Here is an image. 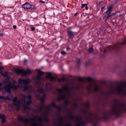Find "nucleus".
Here are the masks:
<instances>
[{
  "label": "nucleus",
  "mask_w": 126,
  "mask_h": 126,
  "mask_svg": "<svg viewBox=\"0 0 126 126\" xmlns=\"http://www.w3.org/2000/svg\"><path fill=\"white\" fill-rule=\"evenodd\" d=\"M85 109L82 110L84 114L85 120L82 117L76 116L71 112L69 116L71 120L74 121L75 126H83L84 125L86 122L92 123L94 126L97 124L96 119L94 117L93 114L88 109L89 107V104L88 102L84 105Z\"/></svg>",
  "instance_id": "nucleus-1"
},
{
  "label": "nucleus",
  "mask_w": 126,
  "mask_h": 126,
  "mask_svg": "<svg viewBox=\"0 0 126 126\" xmlns=\"http://www.w3.org/2000/svg\"><path fill=\"white\" fill-rule=\"evenodd\" d=\"M31 81V80L29 79H23L19 78L18 80V86L15 85L16 83V81L14 80L12 83L10 82H9L8 84L4 87H3L2 86V84L0 83V91L3 89L6 91L10 92L11 88L16 90L18 87L20 89L23 88V91H25L28 89L29 87L27 85L30 83Z\"/></svg>",
  "instance_id": "nucleus-2"
},
{
  "label": "nucleus",
  "mask_w": 126,
  "mask_h": 126,
  "mask_svg": "<svg viewBox=\"0 0 126 126\" xmlns=\"http://www.w3.org/2000/svg\"><path fill=\"white\" fill-rule=\"evenodd\" d=\"M81 87L80 84H77L75 86H72L70 87L69 84L68 83L66 85L63 86L62 89H58L57 90L59 93L57 98L58 101H59L61 99H66L70 95L75 93L76 90H79Z\"/></svg>",
  "instance_id": "nucleus-3"
},
{
  "label": "nucleus",
  "mask_w": 126,
  "mask_h": 126,
  "mask_svg": "<svg viewBox=\"0 0 126 126\" xmlns=\"http://www.w3.org/2000/svg\"><path fill=\"white\" fill-rule=\"evenodd\" d=\"M20 100L17 101L16 97H14L13 99L14 104H10L9 108L10 107L12 110L15 108L18 110L21 105H22L24 109H29L30 105L32 103V101L30 100L31 96L28 95L26 96L24 94H21L20 95Z\"/></svg>",
  "instance_id": "nucleus-4"
},
{
  "label": "nucleus",
  "mask_w": 126,
  "mask_h": 126,
  "mask_svg": "<svg viewBox=\"0 0 126 126\" xmlns=\"http://www.w3.org/2000/svg\"><path fill=\"white\" fill-rule=\"evenodd\" d=\"M114 106L112 107L111 106V114L119 116L120 113L123 110L126 109V104L120 101L119 102L117 99H115L114 101Z\"/></svg>",
  "instance_id": "nucleus-5"
},
{
  "label": "nucleus",
  "mask_w": 126,
  "mask_h": 126,
  "mask_svg": "<svg viewBox=\"0 0 126 126\" xmlns=\"http://www.w3.org/2000/svg\"><path fill=\"white\" fill-rule=\"evenodd\" d=\"M35 81L36 83L40 86V87L38 89V92L40 93H43L46 91H49L51 90L52 87L51 84L49 83H47L46 85V89L45 90L43 88V85H44L43 81H42L40 77L39 76H37L35 79Z\"/></svg>",
  "instance_id": "nucleus-6"
},
{
  "label": "nucleus",
  "mask_w": 126,
  "mask_h": 126,
  "mask_svg": "<svg viewBox=\"0 0 126 126\" xmlns=\"http://www.w3.org/2000/svg\"><path fill=\"white\" fill-rule=\"evenodd\" d=\"M86 88L90 92L93 90L95 92H98L100 90L101 87L100 85L94 84L92 83H90L87 86Z\"/></svg>",
  "instance_id": "nucleus-7"
},
{
  "label": "nucleus",
  "mask_w": 126,
  "mask_h": 126,
  "mask_svg": "<svg viewBox=\"0 0 126 126\" xmlns=\"http://www.w3.org/2000/svg\"><path fill=\"white\" fill-rule=\"evenodd\" d=\"M124 86L122 85L116 87L115 91L116 95L119 96H122L123 94L126 95V91H124Z\"/></svg>",
  "instance_id": "nucleus-8"
},
{
  "label": "nucleus",
  "mask_w": 126,
  "mask_h": 126,
  "mask_svg": "<svg viewBox=\"0 0 126 126\" xmlns=\"http://www.w3.org/2000/svg\"><path fill=\"white\" fill-rule=\"evenodd\" d=\"M126 45V37L123 40L121 43H118L117 45H115L113 46H111V49L117 50L118 48H121Z\"/></svg>",
  "instance_id": "nucleus-9"
},
{
  "label": "nucleus",
  "mask_w": 126,
  "mask_h": 126,
  "mask_svg": "<svg viewBox=\"0 0 126 126\" xmlns=\"http://www.w3.org/2000/svg\"><path fill=\"white\" fill-rule=\"evenodd\" d=\"M14 71L18 74L20 73H21L23 75L25 76L29 75L31 73V71L29 69H27L26 70H24L22 69H18L17 68H15L14 69Z\"/></svg>",
  "instance_id": "nucleus-10"
},
{
  "label": "nucleus",
  "mask_w": 126,
  "mask_h": 126,
  "mask_svg": "<svg viewBox=\"0 0 126 126\" xmlns=\"http://www.w3.org/2000/svg\"><path fill=\"white\" fill-rule=\"evenodd\" d=\"M45 77L46 79H49L50 81H55L56 80L55 77L52 76L51 73L50 72H47Z\"/></svg>",
  "instance_id": "nucleus-11"
},
{
  "label": "nucleus",
  "mask_w": 126,
  "mask_h": 126,
  "mask_svg": "<svg viewBox=\"0 0 126 126\" xmlns=\"http://www.w3.org/2000/svg\"><path fill=\"white\" fill-rule=\"evenodd\" d=\"M32 6L31 4L28 3H26L22 5V7L24 8L29 9L31 8Z\"/></svg>",
  "instance_id": "nucleus-12"
},
{
  "label": "nucleus",
  "mask_w": 126,
  "mask_h": 126,
  "mask_svg": "<svg viewBox=\"0 0 126 126\" xmlns=\"http://www.w3.org/2000/svg\"><path fill=\"white\" fill-rule=\"evenodd\" d=\"M68 104H70L71 105H73L74 106H76L77 104L75 102H70L67 100H66L64 103V105L65 107H67V105Z\"/></svg>",
  "instance_id": "nucleus-13"
},
{
  "label": "nucleus",
  "mask_w": 126,
  "mask_h": 126,
  "mask_svg": "<svg viewBox=\"0 0 126 126\" xmlns=\"http://www.w3.org/2000/svg\"><path fill=\"white\" fill-rule=\"evenodd\" d=\"M67 33L69 37L71 38H72L74 36V35L73 32L71 30L68 29Z\"/></svg>",
  "instance_id": "nucleus-14"
},
{
  "label": "nucleus",
  "mask_w": 126,
  "mask_h": 126,
  "mask_svg": "<svg viewBox=\"0 0 126 126\" xmlns=\"http://www.w3.org/2000/svg\"><path fill=\"white\" fill-rule=\"evenodd\" d=\"M110 87H109L107 90L106 92L105 93L104 95L105 96H106L107 97H108V96H109L110 95Z\"/></svg>",
  "instance_id": "nucleus-15"
},
{
  "label": "nucleus",
  "mask_w": 126,
  "mask_h": 126,
  "mask_svg": "<svg viewBox=\"0 0 126 126\" xmlns=\"http://www.w3.org/2000/svg\"><path fill=\"white\" fill-rule=\"evenodd\" d=\"M106 13L107 15V19H108L110 16V6L109 7L108 10L106 12Z\"/></svg>",
  "instance_id": "nucleus-16"
},
{
  "label": "nucleus",
  "mask_w": 126,
  "mask_h": 126,
  "mask_svg": "<svg viewBox=\"0 0 126 126\" xmlns=\"http://www.w3.org/2000/svg\"><path fill=\"white\" fill-rule=\"evenodd\" d=\"M9 93L7 97L6 98V99H7V100L10 101L11 100L12 98V97L11 94V93L10 92H9Z\"/></svg>",
  "instance_id": "nucleus-17"
},
{
  "label": "nucleus",
  "mask_w": 126,
  "mask_h": 126,
  "mask_svg": "<svg viewBox=\"0 0 126 126\" xmlns=\"http://www.w3.org/2000/svg\"><path fill=\"white\" fill-rule=\"evenodd\" d=\"M6 100V98L2 96H0V103Z\"/></svg>",
  "instance_id": "nucleus-18"
},
{
  "label": "nucleus",
  "mask_w": 126,
  "mask_h": 126,
  "mask_svg": "<svg viewBox=\"0 0 126 126\" xmlns=\"http://www.w3.org/2000/svg\"><path fill=\"white\" fill-rule=\"evenodd\" d=\"M38 73L39 75L40 76H42L44 74V72L40 70H38Z\"/></svg>",
  "instance_id": "nucleus-19"
},
{
  "label": "nucleus",
  "mask_w": 126,
  "mask_h": 126,
  "mask_svg": "<svg viewBox=\"0 0 126 126\" xmlns=\"http://www.w3.org/2000/svg\"><path fill=\"white\" fill-rule=\"evenodd\" d=\"M92 79V78L91 77H88L86 78V80L89 82H90Z\"/></svg>",
  "instance_id": "nucleus-20"
},
{
  "label": "nucleus",
  "mask_w": 126,
  "mask_h": 126,
  "mask_svg": "<svg viewBox=\"0 0 126 126\" xmlns=\"http://www.w3.org/2000/svg\"><path fill=\"white\" fill-rule=\"evenodd\" d=\"M0 74L2 75L3 76H4V77H6V76L7 74V73L6 72L4 74H3L2 72H0Z\"/></svg>",
  "instance_id": "nucleus-21"
},
{
  "label": "nucleus",
  "mask_w": 126,
  "mask_h": 126,
  "mask_svg": "<svg viewBox=\"0 0 126 126\" xmlns=\"http://www.w3.org/2000/svg\"><path fill=\"white\" fill-rule=\"evenodd\" d=\"M5 116L4 114H2L1 115L0 113V118L1 119H2L3 118H5Z\"/></svg>",
  "instance_id": "nucleus-22"
},
{
  "label": "nucleus",
  "mask_w": 126,
  "mask_h": 126,
  "mask_svg": "<svg viewBox=\"0 0 126 126\" xmlns=\"http://www.w3.org/2000/svg\"><path fill=\"white\" fill-rule=\"evenodd\" d=\"M88 50L89 52H91L93 51V49L92 48H90L88 49Z\"/></svg>",
  "instance_id": "nucleus-23"
},
{
  "label": "nucleus",
  "mask_w": 126,
  "mask_h": 126,
  "mask_svg": "<svg viewBox=\"0 0 126 126\" xmlns=\"http://www.w3.org/2000/svg\"><path fill=\"white\" fill-rule=\"evenodd\" d=\"M80 59H79V58L77 59V62L78 64H79V63L80 62Z\"/></svg>",
  "instance_id": "nucleus-24"
},
{
  "label": "nucleus",
  "mask_w": 126,
  "mask_h": 126,
  "mask_svg": "<svg viewBox=\"0 0 126 126\" xmlns=\"http://www.w3.org/2000/svg\"><path fill=\"white\" fill-rule=\"evenodd\" d=\"M61 54L63 55H65L66 54V52L64 51H62L61 52Z\"/></svg>",
  "instance_id": "nucleus-25"
},
{
  "label": "nucleus",
  "mask_w": 126,
  "mask_h": 126,
  "mask_svg": "<svg viewBox=\"0 0 126 126\" xmlns=\"http://www.w3.org/2000/svg\"><path fill=\"white\" fill-rule=\"evenodd\" d=\"M6 121L5 118L2 119L1 122L2 123H4Z\"/></svg>",
  "instance_id": "nucleus-26"
},
{
  "label": "nucleus",
  "mask_w": 126,
  "mask_h": 126,
  "mask_svg": "<svg viewBox=\"0 0 126 126\" xmlns=\"http://www.w3.org/2000/svg\"><path fill=\"white\" fill-rule=\"evenodd\" d=\"M88 4H82L81 7V8H83L85 6H86Z\"/></svg>",
  "instance_id": "nucleus-27"
},
{
  "label": "nucleus",
  "mask_w": 126,
  "mask_h": 126,
  "mask_svg": "<svg viewBox=\"0 0 126 126\" xmlns=\"http://www.w3.org/2000/svg\"><path fill=\"white\" fill-rule=\"evenodd\" d=\"M61 81H64L65 80V78L64 77H63L61 79Z\"/></svg>",
  "instance_id": "nucleus-28"
},
{
  "label": "nucleus",
  "mask_w": 126,
  "mask_h": 126,
  "mask_svg": "<svg viewBox=\"0 0 126 126\" xmlns=\"http://www.w3.org/2000/svg\"><path fill=\"white\" fill-rule=\"evenodd\" d=\"M9 81V79L8 78H7L6 79V82H8Z\"/></svg>",
  "instance_id": "nucleus-29"
},
{
  "label": "nucleus",
  "mask_w": 126,
  "mask_h": 126,
  "mask_svg": "<svg viewBox=\"0 0 126 126\" xmlns=\"http://www.w3.org/2000/svg\"><path fill=\"white\" fill-rule=\"evenodd\" d=\"M35 28L34 27L31 28V29L32 31H33L35 30Z\"/></svg>",
  "instance_id": "nucleus-30"
},
{
  "label": "nucleus",
  "mask_w": 126,
  "mask_h": 126,
  "mask_svg": "<svg viewBox=\"0 0 126 126\" xmlns=\"http://www.w3.org/2000/svg\"><path fill=\"white\" fill-rule=\"evenodd\" d=\"M4 69V68L3 67H0V71H1L2 70V69Z\"/></svg>",
  "instance_id": "nucleus-31"
},
{
  "label": "nucleus",
  "mask_w": 126,
  "mask_h": 126,
  "mask_svg": "<svg viewBox=\"0 0 126 126\" xmlns=\"http://www.w3.org/2000/svg\"><path fill=\"white\" fill-rule=\"evenodd\" d=\"M113 6H114L113 5H111V11L112 9V8L113 7Z\"/></svg>",
  "instance_id": "nucleus-32"
},
{
  "label": "nucleus",
  "mask_w": 126,
  "mask_h": 126,
  "mask_svg": "<svg viewBox=\"0 0 126 126\" xmlns=\"http://www.w3.org/2000/svg\"><path fill=\"white\" fill-rule=\"evenodd\" d=\"M79 80L81 81H82L83 79L82 78L80 77L79 78Z\"/></svg>",
  "instance_id": "nucleus-33"
},
{
  "label": "nucleus",
  "mask_w": 126,
  "mask_h": 126,
  "mask_svg": "<svg viewBox=\"0 0 126 126\" xmlns=\"http://www.w3.org/2000/svg\"><path fill=\"white\" fill-rule=\"evenodd\" d=\"M40 2H41L43 3H45V2L44 1H39V2L40 3Z\"/></svg>",
  "instance_id": "nucleus-34"
},
{
  "label": "nucleus",
  "mask_w": 126,
  "mask_h": 126,
  "mask_svg": "<svg viewBox=\"0 0 126 126\" xmlns=\"http://www.w3.org/2000/svg\"><path fill=\"white\" fill-rule=\"evenodd\" d=\"M13 28L14 29H16V25H14L13 26Z\"/></svg>",
  "instance_id": "nucleus-35"
},
{
  "label": "nucleus",
  "mask_w": 126,
  "mask_h": 126,
  "mask_svg": "<svg viewBox=\"0 0 126 126\" xmlns=\"http://www.w3.org/2000/svg\"><path fill=\"white\" fill-rule=\"evenodd\" d=\"M58 82H60V81H61V79H58Z\"/></svg>",
  "instance_id": "nucleus-36"
},
{
  "label": "nucleus",
  "mask_w": 126,
  "mask_h": 126,
  "mask_svg": "<svg viewBox=\"0 0 126 126\" xmlns=\"http://www.w3.org/2000/svg\"><path fill=\"white\" fill-rule=\"evenodd\" d=\"M27 62V60L25 59L24 60V62L25 63H26Z\"/></svg>",
  "instance_id": "nucleus-37"
},
{
  "label": "nucleus",
  "mask_w": 126,
  "mask_h": 126,
  "mask_svg": "<svg viewBox=\"0 0 126 126\" xmlns=\"http://www.w3.org/2000/svg\"><path fill=\"white\" fill-rule=\"evenodd\" d=\"M115 14V13H112L111 15V16L114 15Z\"/></svg>",
  "instance_id": "nucleus-38"
},
{
  "label": "nucleus",
  "mask_w": 126,
  "mask_h": 126,
  "mask_svg": "<svg viewBox=\"0 0 126 126\" xmlns=\"http://www.w3.org/2000/svg\"><path fill=\"white\" fill-rule=\"evenodd\" d=\"M0 35L1 36H2L3 35V34L2 33H0Z\"/></svg>",
  "instance_id": "nucleus-39"
},
{
  "label": "nucleus",
  "mask_w": 126,
  "mask_h": 126,
  "mask_svg": "<svg viewBox=\"0 0 126 126\" xmlns=\"http://www.w3.org/2000/svg\"><path fill=\"white\" fill-rule=\"evenodd\" d=\"M86 10H87L88 9V7L87 6H86Z\"/></svg>",
  "instance_id": "nucleus-40"
},
{
  "label": "nucleus",
  "mask_w": 126,
  "mask_h": 126,
  "mask_svg": "<svg viewBox=\"0 0 126 126\" xmlns=\"http://www.w3.org/2000/svg\"><path fill=\"white\" fill-rule=\"evenodd\" d=\"M105 9V7H103L102 8V10L104 9Z\"/></svg>",
  "instance_id": "nucleus-41"
},
{
  "label": "nucleus",
  "mask_w": 126,
  "mask_h": 126,
  "mask_svg": "<svg viewBox=\"0 0 126 126\" xmlns=\"http://www.w3.org/2000/svg\"><path fill=\"white\" fill-rule=\"evenodd\" d=\"M123 83L125 84V85H126V82H124Z\"/></svg>",
  "instance_id": "nucleus-42"
},
{
  "label": "nucleus",
  "mask_w": 126,
  "mask_h": 126,
  "mask_svg": "<svg viewBox=\"0 0 126 126\" xmlns=\"http://www.w3.org/2000/svg\"><path fill=\"white\" fill-rule=\"evenodd\" d=\"M38 70H38V69H36L35 70V71H38Z\"/></svg>",
  "instance_id": "nucleus-43"
},
{
  "label": "nucleus",
  "mask_w": 126,
  "mask_h": 126,
  "mask_svg": "<svg viewBox=\"0 0 126 126\" xmlns=\"http://www.w3.org/2000/svg\"><path fill=\"white\" fill-rule=\"evenodd\" d=\"M77 13L75 14L74 15L75 16H76L77 15Z\"/></svg>",
  "instance_id": "nucleus-44"
},
{
  "label": "nucleus",
  "mask_w": 126,
  "mask_h": 126,
  "mask_svg": "<svg viewBox=\"0 0 126 126\" xmlns=\"http://www.w3.org/2000/svg\"><path fill=\"white\" fill-rule=\"evenodd\" d=\"M68 47L67 48V50H68Z\"/></svg>",
  "instance_id": "nucleus-45"
},
{
  "label": "nucleus",
  "mask_w": 126,
  "mask_h": 126,
  "mask_svg": "<svg viewBox=\"0 0 126 126\" xmlns=\"http://www.w3.org/2000/svg\"><path fill=\"white\" fill-rule=\"evenodd\" d=\"M32 8V9H33V8Z\"/></svg>",
  "instance_id": "nucleus-46"
},
{
  "label": "nucleus",
  "mask_w": 126,
  "mask_h": 126,
  "mask_svg": "<svg viewBox=\"0 0 126 126\" xmlns=\"http://www.w3.org/2000/svg\"><path fill=\"white\" fill-rule=\"evenodd\" d=\"M110 91H111V90Z\"/></svg>",
  "instance_id": "nucleus-47"
},
{
  "label": "nucleus",
  "mask_w": 126,
  "mask_h": 126,
  "mask_svg": "<svg viewBox=\"0 0 126 126\" xmlns=\"http://www.w3.org/2000/svg\"><path fill=\"white\" fill-rule=\"evenodd\" d=\"M107 114H106V115H107Z\"/></svg>",
  "instance_id": "nucleus-48"
}]
</instances>
